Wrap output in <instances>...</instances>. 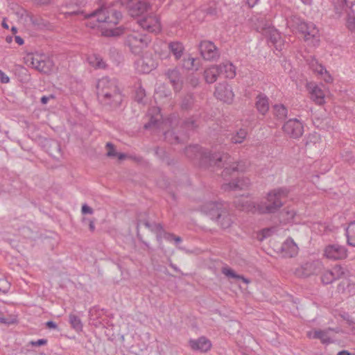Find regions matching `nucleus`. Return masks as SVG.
<instances>
[{
	"label": "nucleus",
	"mask_w": 355,
	"mask_h": 355,
	"mask_svg": "<svg viewBox=\"0 0 355 355\" xmlns=\"http://www.w3.org/2000/svg\"><path fill=\"white\" fill-rule=\"evenodd\" d=\"M142 224L151 232L157 234V239L159 242L161 241V234L163 232V227L160 223H150L147 220H140L139 225Z\"/></svg>",
	"instance_id": "nucleus-30"
},
{
	"label": "nucleus",
	"mask_w": 355,
	"mask_h": 355,
	"mask_svg": "<svg viewBox=\"0 0 355 355\" xmlns=\"http://www.w3.org/2000/svg\"><path fill=\"white\" fill-rule=\"evenodd\" d=\"M174 234L168 232H166L164 230L162 233L161 234V239H164L168 241H173Z\"/></svg>",
	"instance_id": "nucleus-48"
},
{
	"label": "nucleus",
	"mask_w": 355,
	"mask_h": 355,
	"mask_svg": "<svg viewBox=\"0 0 355 355\" xmlns=\"http://www.w3.org/2000/svg\"><path fill=\"white\" fill-rule=\"evenodd\" d=\"M166 75L173 87L174 90L178 92L182 89V81L180 78V73L178 69H168Z\"/></svg>",
	"instance_id": "nucleus-22"
},
{
	"label": "nucleus",
	"mask_w": 355,
	"mask_h": 355,
	"mask_svg": "<svg viewBox=\"0 0 355 355\" xmlns=\"http://www.w3.org/2000/svg\"><path fill=\"white\" fill-rule=\"evenodd\" d=\"M322 264L319 260L307 261L295 270V274L299 277H307L320 272Z\"/></svg>",
	"instance_id": "nucleus-9"
},
{
	"label": "nucleus",
	"mask_w": 355,
	"mask_h": 355,
	"mask_svg": "<svg viewBox=\"0 0 355 355\" xmlns=\"http://www.w3.org/2000/svg\"><path fill=\"white\" fill-rule=\"evenodd\" d=\"M269 40L275 46L277 50L282 49L283 42L278 32L276 31H272L270 35Z\"/></svg>",
	"instance_id": "nucleus-40"
},
{
	"label": "nucleus",
	"mask_w": 355,
	"mask_h": 355,
	"mask_svg": "<svg viewBox=\"0 0 355 355\" xmlns=\"http://www.w3.org/2000/svg\"><path fill=\"white\" fill-rule=\"evenodd\" d=\"M183 128L186 130H193L198 126L197 121L196 119L189 118L182 122Z\"/></svg>",
	"instance_id": "nucleus-44"
},
{
	"label": "nucleus",
	"mask_w": 355,
	"mask_h": 355,
	"mask_svg": "<svg viewBox=\"0 0 355 355\" xmlns=\"http://www.w3.org/2000/svg\"><path fill=\"white\" fill-rule=\"evenodd\" d=\"M290 189L286 187L275 188L268 193V200H281L288 197Z\"/></svg>",
	"instance_id": "nucleus-27"
},
{
	"label": "nucleus",
	"mask_w": 355,
	"mask_h": 355,
	"mask_svg": "<svg viewBox=\"0 0 355 355\" xmlns=\"http://www.w3.org/2000/svg\"><path fill=\"white\" fill-rule=\"evenodd\" d=\"M46 343H47V340L44 339V338L39 339L36 341H31L30 342V345L33 347H39V346H42V345H45Z\"/></svg>",
	"instance_id": "nucleus-49"
},
{
	"label": "nucleus",
	"mask_w": 355,
	"mask_h": 355,
	"mask_svg": "<svg viewBox=\"0 0 355 355\" xmlns=\"http://www.w3.org/2000/svg\"><path fill=\"white\" fill-rule=\"evenodd\" d=\"M347 249L338 244H331L326 246L324 250V256L329 259H343L347 256Z\"/></svg>",
	"instance_id": "nucleus-13"
},
{
	"label": "nucleus",
	"mask_w": 355,
	"mask_h": 355,
	"mask_svg": "<svg viewBox=\"0 0 355 355\" xmlns=\"http://www.w3.org/2000/svg\"><path fill=\"white\" fill-rule=\"evenodd\" d=\"M26 18L28 19V20L31 22L32 24H33V25L39 24L37 19L35 18L33 15L27 13Z\"/></svg>",
	"instance_id": "nucleus-54"
},
{
	"label": "nucleus",
	"mask_w": 355,
	"mask_h": 355,
	"mask_svg": "<svg viewBox=\"0 0 355 355\" xmlns=\"http://www.w3.org/2000/svg\"><path fill=\"white\" fill-rule=\"evenodd\" d=\"M17 322V315L0 311V323L10 325Z\"/></svg>",
	"instance_id": "nucleus-38"
},
{
	"label": "nucleus",
	"mask_w": 355,
	"mask_h": 355,
	"mask_svg": "<svg viewBox=\"0 0 355 355\" xmlns=\"http://www.w3.org/2000/svg\"><path fill=\"white\" fill-rule=\"evenodd\" d=\"M342 275H343L342 268L336 266L331 270L324 272L321 277V281L324 284H329L340 278Z\"/></svg>",
	"instance_id": "nucleus-21"
},
{
	"label": "nucleus",
	"mask_w": 355,
	"mask_h": 355,
	"mask_svg": "<svg viewBox=\"0 0 355 355\" xmlns=\"http://www.w3.org/2000/svg\"><path fill=\"white\" fill-rule=\"evenodd\" d=\"M346 236L347 244L355 247V220L351 222L346 228Z\"/></svg>",
	"instance_id": "nucleus-31"
},
{
	"label": "nucleus",
	"mask_w": 355,
	"mask_h": 355,
	"mask_svg": "<svg viewBox=\"0 0 355 355\" xmlns=\"http://www.w3.org/2000/svg\"><path fill=\"white\" fill-rule=\"evenodd\" d=\"M337 355H353L352 354L349 353L348 351L347 350H342L340 352H339Z\"/></svg>",
	"instance_id": "nucleus-63"
},
{
	"label": "nucleus",
	"mask_w": 355,
	"mask_h": 355,
	"mask_svg": "<svg viewBox=\"0 0 355 355\" xmlns=\"http://www.w3.org/2000/svg\"><path fill=\"white\" fill-rule=\"evenodd\" d=\"M49 100V97L44 96L41 98V102L43 104H46Z\"/></svg>",
	"instance_id": "nucleus-64"
},
{
	"label": "nucleus",
	"mask_w": 355,
	"mask_h": 355,
	"mask_svg": "<svg viewBox=\"0 0 355 355\" xmlns=\"http://www.w3.org/2000/svg\"><path fill=\"white\" fill-rule=\"evenodd\" d=\"M286 24L293 31H298L305 42L316 46L320 42L319 31L312 22H305L300 17L293 15L287 19Z\"/></svg>",
	"instance_id": "nucleus-3"
},
{
	"label": "nucleus",
	"mask_w": 355,
	"mask_h": 355,
	"mask_svg": "<svg viewBox=\"0 0 355 355\" xmlns=\"http://www.w3.org/2000/svg\"><path fill=\"white\" fill-rule=\"evenodd\" d=\"M85 0H71L66 3V7L69 9L65 12L67 16L78 15L83 14L81 8L85 5Z\"/></svg>",
	"instance_id": "nucleus-23"
},
{
	"label": "nucleus",
	"mask_w": 355,
	"mask_h": 355,
	"mask_svg": "<svg viewBox=\"0 0 355 355\" xmlns=\"http://www.w3.org/2000/svg\"><path fill=\"white\" fill-rule=\"evenodd\" d=\"M35 4L37 5H46L51 3L52 0H33Z\"/></svg>",
	"instance_id": "nucleus-57"
},
{
	"label": "nucleus",
	"mask_w": 355,
	"mask_h": 355,
	"mask_svg": "<svg viewBox=\"0 0 355 355\" xmlns=\"http://www.w3.org/2000/svg\"><path fill=\"white\" fill-rule=\"evenodd\" d=\"M273 114L280 121L284 120L288 114L287 108L282 104H277L273 106Z\"/></svg>",
	"instance_id": "nucleus-34"
},
{
	"label": "nucleus",
	"mask_w": 355,
	"mask_h": 355,
	"mask_svg": "<svg viewBox=\"0 0 355 355\" xmlns=\"http://www.w3.org/2000/svg\"><path fill=\"white\" fill-rule=\"evenodd\" d=\"M214 96L220 101L230 103L233 101L234 94L231 87L226 82H223L216 85Z\"/></svg>",
	"instance_id": "nucleus-14"
},
{
	"label": "nucleus",
	"mask_w": 355,
	"mask_h": 355,
	"mask_svg": "<svg viewBox=\"0 0 355 355\" xmlns=\"http://www.w3.org/2000/svg\"><path fill=\"white\" fill-rule=\"evenodd\" d=\"M311 98L318 105H322L324 103V93L317 85L313 83L307 84Z\"/></svg>",
	"instance_id": "nucleus-19"
},
{
	"label": "nucleus",
	"mask_w": 355,
	"mask_h": 355,
	"mask_svg": "<svg viewBox=\"0 0 355 355\" xmlns=\"http://www.w3.org/2000/svg\"><path fill=\"white\" fill-rule=\"evenodd\" d=\"M195 106L194 98L192 94H187L182 101L181 107L182 110H189Z\"/></svg>",
	"instance_id": "nucleus-39"
},
{
	"label": "nucleus",
	"mask_w": 355,
	"mask_h": 355,
	"mask_svg": "<svg viewBox=\"0 0 355 355\" xmlns=\"http://www.w3.org/2000/svg\"><path fill=\"white\" fill-rule=\"evenodd\" d=\"M185 155L190 159H200L209 162V165L223 167L222 176L226 177L232 172H243L246 166L243 163L232 162L228 154H211L198 145L189 146L185 148Z\"/></svg>",
	"instance_id": "nucleus-1"
},
{
	"label": "nucleus",
	"mask_w": 355,
	"mask_h": 355,
	"mask_svg": "<svg viewBox=\"0 0 355 355\" xmlns=\"http://www.w3.org/2000/svg\"><path fill=\"white\" fill-rule=\"evenodd\" d=\"M126 8L132 17H138L151 10V6L145 1H132L131 3L126 6Z\"/></svg>",
	"instance_id": "nucleus-15"
},
{
	"label": "nucleus",
	"mask_w": 355,
	"mask_h": 355,
	"mask_svg": "<svg viewBox=\"0 0 355 355\" xmlns=\"http://www.w3.org/2000/svg\"><path fill=\"white\" fill-rule=\"evenodd\" d=\"M87 61L91 66L97 69H104L106 67L102 58L96 54L88 56Z\"/></svg>",
	"instance_id": "nucleus-33"
},
{
	"label": "nucleus",
	"mask_w": 355,
	"mask_h": 355,
	"mask_svg": "<svg viewBox=\"0 0 355 355\" xmlns=\"http://www.w3.org/2000/svg\"><path fill=\"white\" fill-rule=\"evenodd\" d=\"M153 111L157 112V114L156 116H153L150 117L149 122L144 125L145 129L159 127V121L162 119V116L159 114L160 110L158 107H153Z\"/></svg>",
	"instance_id": "nucleus-36"
},
{
	"label": "nucleus",
	"mask_w": 355,
	"mask_h": 355,
	"mask_svg": "<svg viewBox=\"0 0 355 355\" xmlns=\"http://www.w3.org/2000/svg\"><path fill=\"white\" fill-rule=\"evenodd\" d=\"M146 94H145V90L142 88H139L137 92H136V96H135V98H136V101L139 103H141L144 98V97L145 96Z\"/></svg>",
	"instance_id": "nucleus-47"
},
{
	"label": "nucleus",
	"mask_w": 355,
	"mask_h": 355,
	"mask_svg": "<svg viewBox=\"0 0 355 355\" xmlns=\"http://www.w3.org/2000/svg\"><path fill=\"white\" fill-rule=\"evenodd\" d=\"M0 82L3 84H6L10 82V78L0 69Z\"/></svg>",
	"instance_id": "nucleus-51"
},
{
	"label": "nucleus",
	"mask_w": 355,
	"mask_h": 355,
	"mask_svg": "<svg viewBox=\"0 0 355 355\" xmlns=\"http://www.w3.org/2000/svg\"><path fill=\"white\" fill-rule=\"evenodd\" d=\"M123 33V29L121 27L117 28L116 29H112L109 31V34L107 35H112V36H119Z\"/></svg>",
	"instance_id": "nucleus-50"
},
{
	"label": "nucleus",
	"mask_w": 355,
	"mask_h": 355,
	"mask_svg": "<svg viewBox=\"0 0 355 355\" xmlns=\"http://www.w3.org/2000/svg\"><path fill=\"white\" fill-rule=\"evenodd\" d=\"M248 135V132L245 129L241 128L235 134H233L230 138V141L232 144H241L245 139Z\"/></svg>",
	"instance_id": "nucleus-35"
},
{
	"label": "nucleus",
	"mask_w": 355,
	"mask_h": 355,
	"mask_svg": "<svg viewBox=\"0 0 355 355\" xmlns=\"http://www.w3.org/2000/svg\"><path fill=\"white\" fill-rule=\"evenodd\" d=\"M46 327L49 329H55L58 328V325L53 321H48L46 323Z\"/></svg>",
	"instance_id": "nucleus-56"
},
{
	"label": "nucleus",
	"mask_w": 355,
	"mask_h": 355,
	"mask_svg": "<svg viewBox=\"0 0 355 355\" xmlns=\"http://www.w3.org/2000/svg\"><path fill=\"white\" fill-rule=\"evenodd\" d=\"M96 88L98 99L102 105L112 109L121 105L123 95L115 78L103 77L98 81Z\"/></svg>",
	"instance_id": "nucleus-2"
},
{
	"label": "nucleus",
	"mask_w": 355,
	"mask_h": 355,
	"mask_svg": "<svg viewBox=\"0 0 355 355\" xmlns=\"http://www.w3.org/2000/svg\"><path fill=\"white\" fill-rule=\"evenodd\" d=\"M309 67L315 73L320 75L326 83H331L333 80L331 76L328 73L323 65L320 64L317 60L313 58L309 62Z\"/></svg>",
	"instance_id": "nucleus-18"
},
{
	"label": "nucleus",
	"mask_w": 355,
	"mask_h": 355,
	"mask_svg": "<svg viewBox=\"0 0 355 355\" xmlns=\"http://www.w3.org/2000/svg\"><path fill=\"white\" fill-rule=\"evenodd\" d=\"M220 76L226 78H233L236 76V67L232 62H225L218 65Z\"/></svg>",
	"instance_id": "nucleus-26"
},
{
	"label": "nucleus",
	"mask_w": 355,
	"mask_h": 355,
	"mask_svg": "<svg viewBox=\"0 0 355 355\" xmlns=\"http://www.w3.org/2000/svg\"><path fill=\"white\" fill-rule=\"evenodd\" d=\"M69 323L71 324L73 329L76 331H81L83 330V323L81 320L77 315L71 313L69 315Z\"/></svg>",
	"instance_id": "nucleus-41"
},
{
	"label": "nucleus",
	"mask_w": 355,
	"mask_h": 355,
	"mask_svg": "<svg viewBox=\"0 0 355 355\" xmlns=\"http://www.w3.org/2000/svg\"><path fill=\"white\" fill-rule=\"evenodd\" d=\"M138 64L141 67L140 71L144 73H148L155 68L154 62L148 58L140 59L138 61Z\"/></svg>",
	"instance_id": "nucleus-32"
},
{
	"label": "nucleus",
	"mask_w": 355,
	"mask_h": 355,
	"mask_svg": "<svg viewBox=\"0 0 355 355\" xmlns=\"http://www.w3.org/2000/svg\"><path fill=\"white\" fill-rule=\"evenodd\" d=\"M164 135L165 139L171 144L180 142L179 137L175 135L173 130L166 131Z\"/></svg>",
	"instance_id": "nucleus-43"
},
{
	"label": "nucleus",
	"mask_w": 355,
	"mask_h": 355,
	"mask_svg": "<svg viewBox=\"0 0 355 355\" xmlns=\"http://www.w3.org/2000/svg\"><path fill=\"white\" fill-rule=\"evenodd\" d=\"M9 289H10L9 282L4 279H0V295L6 294V293L8 292Z\"/></svg>",
	"instance_id": "nucleus-45"
},
{
	"label": "nucleus",
	"mask_w": 355,
	"mask_h": 355,
	"mask_svg": "<svg viewBox=\"0 0 355 355\" xmlns=\"http://www.w3.org/2000/svg\"><path fill=\"white\" fill-rule=\"evenodd\" d=\"M223 201H207L202 206V211L211 220H215L223 228L230 226V220L224 216Z\"/></svg>",
	"instance_id": "nucleus-6"
},
{
	"label": "nucleus",
	"mask_w": 355,
	"mask_h": 355,
	"mask_svg": "<svg viewBox=\"0 0 355 355\" xmlns=\"http://www.w3.org/2000/svg\"><path fill=\"white\" fill-rule=\"evenodd\" d=\"M190 84L193 86V87H196L198 84V79L197 78H191V80H190Z\"/></svg>",
	"instance_id": "nucleus-59"
},
{
	"label": "nucleus",
	"mask_w": 355,
	"mask_h": 355,
	"mask_svg": "<svg viewBox=\"0 0 355 355\" xmlns=\"http://www.w3.org/2000/svg\"><path fill=\"white\" fill-rule=\"evenodd\" d=\"M139 25L148 33H158L161 31V24L159 17L154 15L143 17L138 21Z\"/></svg>",
	"instance_id": "nucleus-11"
},
{
	"label": "nucleus",
	"mask_w": 355,
	"mask_h": 355,
	"mask_svg": "<svg viewBox=\"0 0 355 355\" xmlns=\"http://www.w3.org/2000/svg\"><path fill=\"white\" fill-rule=\"evenodd\" d=\"M190 347L194 351L206 352L211 349L210 340L204 336L198 339H191L189 342Z\"/></svg>",
	"instance_id": "nucleus-17"
},
{
	"label": "nucleus",
	"mask_w": 355,
	"mask_h": 355,
	"mask_svg": "<svg viewBox=\"0 0 355 355\" xmlns=\"http://www.w3.org/2000/svg\"><path fill=\"white\" fill-rule=\"evenodd\" d=\"M242 209L252 214H272L283 206L282 201H242Z\"/></svg>",
	"instance_id": "nucleus-5"
},
{
	"label": "nucleus",
	"mask_w": 355,
	"mask_h": 355,
	"mask_svg": "<svg viewBox=\"0 0 355 355\" xmlns=\"http://www.w3.org/2000/svg\"><path fill=\"white\" fill-rule=\"evenodd\" d=\"M173 241H175V244H178L182 242V238L178 236L174 235Z\"/></svg>",
	"instance_id": "nucleus-62"
},
{
	"label": "nucleus",
	"mask_w": 355,
	"mask_h": 355,
	"mask_svg": "<svg viewBox=\"0 0 355 355\" xmlns=\"http://www.w3.org/2000/svg\"><path fill=\"white\" fill-rule=\"evenodd\" d=\"M222 272L230 278L241 279L243 282L248 284L250 282V279L245 278L242 275H237L232 269L230 268H223Z\"/></svg>",
	"instance_id": "nucleus-37"
},
{
	"label": "nucleus",
	"mask_w": 355,
	"mask_h": 355,
	"mask_svg": "<svg viewBox=\"0 0 355 355\" xmlns=\"http://www.w3.org/2000/svg\"><path fill=\"white\" fill-rule=\"evenodd\" d=\"M346 6L352 8L355 4V0H343Z\"/></svg>",
	"instance_id": "nucleus-58"
},
{
	"label": "nucleus",
	"mask_w": 355,
	"mask_h": 355,
	"mask_svg": "<svg viewBox=\"0 0 355 355\" xmlns=\"http://www.w3.org/2000/svg\"><path fill=\"white\" fill-rule=\"evenodd\" d=\"M168 49L177 60L182 58L184 51V45L180 42H170L168 44Z\"/></svg>",
	"instance_id": "nucleus-29"
},
{
	"label": "nucleus",
	"mask_w": 355,
	"mask_h": 355,
	"mask_svg": "<svg viewBox=\"0 0 355 355\" xmlns=\"http://www.w3.org/2000/svg\"><path fill=\"white\" fill-rule=\"evenodd\" d=\"M255 107L262 115H265L269 110V99L264 94H259L256 97Z\"/></svg>",
	"instance_id": "nucleus-25"
},
{
	"label": "nucleus",
	"mask_w": 355,
	"mask_h": 355,
	"mask_svg": "<svg viewBox=\"0 0 355 355\" xmlns=\"http://www.w3.org/2000/svg\"><path fill=\"white\" fill-rule=\"evenodd\" d=\"M25 62L27 66L44 73L52 71L54 66L53 60L44 54H28L25 58Z\"/></svg>",
	"instance_id": "nucleus-8"
},
{
	"label": "nucleus",
	"mask_w": 355,
	"mask_h": 355,
	"mask_svg": "<svg viewBox=\"0 0 355 355\" xmlns=\"http://www.w3.org/2000/svg\"><path fill=\"white\" fill-rule=\"evenodd\" d=\"M281 251L284 257H293L298 253V247L292 239H287L281 246Z\"/></svg>",
	"instance_id": "nucleus-20"
},
{
	"label": "nucleus",
	"mask_w": 355,
	"mask_h": 355,
	"mask_svg": "<svg viewBox=\"0 0 355 355\" xmlns=\"http://www.w3.org/2000/svg\"><path fill=\"white\" fill-rule=\"evenodd\" d=\"M15 40L19 45H22L24 43V40L20 36H15Z\"/></svg>",
	"instance_id": "nucleus-60"
},
{
	"label": "nucleus",
	"mask_w": 355,
	"mask_h": 355,
	"mask_svg": "<svg viewBox=\"0 0 355 355\" xmlns=\"http://www.w3.org/2000/svg\"><path fill=\"white\" fill-rule=\"evenodd\" d=\"M201 55L206 60H214L219 58V51L215 44L210 41H202L199 44Z\"/></svg>",
	"instance_id": "nucleus-12"
},
{
	"label": "nucleus",
	"mask_w": 355,
	"mask_h": 355,
	"mask_svg": "<svg viewBox=\"0 0 355 355\" xmlns=\"http://www.w3.org/2000/svg\"><path fill=\"white\" fill-rule=\"evenodd\" d=\"M82 213L83 214H92L93 213V209L87 204H84L82 206Z\"/></svg>",
	"instance_id": "nucleus-52"
},
{
	"label": "nucleus",
	"mask_w": 355,
	"mask_h": 355,
	"mask_svg": "<svg viewBox=\"0 0 355 355\" xmlns=\"http://www.w3.org/2000/svg\"><path fill=\"white\" fill-rule=\"evenodd\" d=\"M347 24H348V28L350 30H352L353 28H354V27H355V17L354 16L349 15L348 20H347Z\"/></svg>",
	"instance_id": "nucleus-53"
},
{
	"label": "nucleus",
	"mask_w": 355,
	"mask_h": 355,
	"mask_svg": "<svg viewBox=\"0 0 355 355\" xmlns=\"http://www.w3.org/2000/svg\"><path fill=\"white\" fill-rule=\"evenodd\" d=\"M331 331V329L324 330H314L307 334L308 336L314 339H320L323 344H328L333 340L329 335Z\"/></svg>",
	"instance_id": "nucleus-24"
},
{
	"label": "nucleus",
	"mask_w": 355,
	"mask_h": 355,
	"mask_svg": "<svg viewBox=\"0 0 355 355\" xmlns=\"http://www.w3.org/2000/svg\"><path fill=\"white\" fill-rule=\"evenodd\" d=\"M85 17L96 20L98 23H105L108 24L116 25L121 19L122 15L121 12L116 11L109 4L101 5L98 9L85 15Z\"/></svg>",
	"instance_id": "nucleus-4"
},
{
	"label": "nucleus",
	"mask_w": 355,
	"mask_h": 355,
	"mask_svg": "<svg viewBox=\"0 0 355 355\" xmlns=\"http://www.w3.org/2000/svg\"><path fill=\"white\" fill-rule=\"evenodd\" d=\"M106 148L107 149V155L108 157H116L117 155V153L116 152L114 146L112 143H107Z\"/></svg>",
	"instance_id": "nucleus-46"
},
{
	"label": "nucleus",
	"mask_w": 355,
	"mask_h": 355,
	"mask_svg": "<svg viewBox=\"0 0 355 355\" xmlns=\"http://www.w3.org/2000/svg\"><path fill=\"white\" fill-rule=\"evenodd\" d=\"M150 41L151 38L148 35L133 31L126 34L125 44L132 53L138 55Z\"/></svg>",
	"instance_id": "nucleus-7"
},
{
	"label": "nucleus",
	"mask_w": 355,
	"mask_h": 355,
	"mask_svg": "<svg viewBox=\"0 0 355 355\" xmlns=\"http://www.w3.org/2000/svg\"><path fill=\"white\" fill-rule=\"evenodd\" d=\"M219 76L220 73L218 65H213L204 71L205 81L209 84L216 82Z\"/></svg>",
	"instance_id": "nucleus-28"
},
{
	"label": "nucleus",
	"mask_w": 355,
	"mask_h": 355,
	"mask_svg": "<svg viewBox=\"0 0 355 355\" xmlns=\"http://www.w3.org/2000/svg\"><path fill=\"white\" fill-rule=\"evenodd\" d=\"M87 221H88L89 223V230L91 232H94L95 230V225H94V222L92 220H87L86 218H83V222L84 223H86Z\"/></svg>",
	"instance_id": "nucleus-55"
},
{
	"label": "nucleus",
	"mask_w": 355,
	"mask_h": 355,
	"mask_svg": "<svg viewBox=\"0 0 355 355\" xmlns=\"http://www.w3.org/2000/svg\"><path fill=\"white\" fill-rule=\"evenodd\" d=\"M196 59L191 57L185 58L183 60L182 67L186 69H198V67L195 65Z\"/></svg>",
	"instance_id": "nucleus-42"
},
{
	"label": "nucleus",
	"mask_w": 355,
	"mask_h": 355,
	"mask_svg": "<svg viewBox=\"0 0 355 355\" xmlns=\"http://www.w3.org/2000/svg\"><path fill=\"white\" fill-rule=\"evenodd\" d=\"M250 184V181L248 178H240L233 180L229 183H223L221 186V189L224 191L242 190L248 187Z\"/></svg>",
	"instance_id": "nucleus-16"
},
{
	"label": "nucleus",
	"mask_w": 355,
	"mask_h": 355,
	"mask_svg": "<svg viewBox=\"0 0 355 355\" xmlns=\"http://www.w3.org/2000/svg\"><path fill=\"white\" fill-rule=\"evenodd\" d=\"M259 0H247V3L250 7L254 6Z\"/></svg>",
	"instance_id": "nucleus-61"
},
{
	"label": "nucleus",
	"mask_w": 355,
	"mask_h": 355,
	"mask_svg": "<svg viewBox=\"0 0 355 355\" xmlns=\"http://www.w3.org/2000/svg\"><path fill=\"white\" fill-rule=\"evenodd\" d=\"M282 128L286 135L294 139L300 138L304 132V125L297 119H289L284 123Z\"/></svg>",
	"instance_id": "nucleus-10"
}]
</instances>
